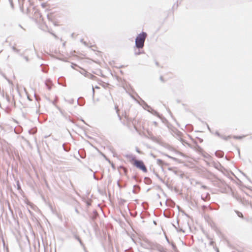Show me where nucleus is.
Segmentation results:
<instances>
[{
	"instance_id": "423d86ee",
	"label": "nucleus",
	"mask_w": 252,
	"mask_h": 252,
	"mask_svg": "<svg viewBox=\"0 0 252 252\" xmlns=\"http://www.w3.org/2000/svg\"><path fill=\"white\" fill-rule=\"evenodd\" d=\"M123 170L125 171V173H126V168H123Z\"/></svg>"
},
{
	"instance_id": "f03ea898",
	"label": "nucleus",
	"mask_w": 252,
	"mask_h": 252,
	"mask_svg": "<svg viewBox=\"0 0 252 252\" xmlns=\"http://www.w3.org/2000/svg\"><path fill=\"white\" fill-rule=\"evenodd\" d=\"M131 163L133 166L142 170L143 172H147V169L143 161L133 158L131 160Z\"/></svg>"
},
{
	"instance_id": "20e7f679",
	"label": "nucleus",
	"mask_w": 252,
	"mask_h": 252,
	"mask_svg": "<svg viewBox=\"0 0 252 252\" xmlns=\"http://www.w3.org/2000/svg\"><path fill=\"white\" fill-rule=\"evenodd\" d=\"M235 212L239 217L243 218L244 217H243V214L241 212H240L238 211H235Z\"/></svg>"
},
{
	"instance_id": "39448f33",
	"label": "nucleus",
	"mask_w": 252,
	"mask_h": 252,
	"mask_svg": "<svg viewBox=\"0 0 252 252\" xmlns=\"http://www.w3.org/2000/svg\"><path fill=\"white\" fill-rule=\"evenodd\" d=\"M160 80L162 81H164L165 80L163 79V76H161L160 77Z\"/></svg>"
},
{
	"instance_id": "f257e3e1",
	"label": "nucleus",
	"mask_w": 252,
	"mask_h": 252,
	"mask_svg": "<svg viewBox=\"0 0 252 252\" xmlns=\"http://www.w3.org/2000/svg\"><path fill=\"white\" fill-rule=\"evenodd\" d=\"M147 33L145 32L139 34L135 39V45L137 48H142L147 37Z\"/></svg>"
},
{
	"instance_id": "7ed1b4c3",
	"label": "nucleus",
	"mask_w": 252,
	"mask_h": 252,
	"mask_svg": "<svg viewBox=\"0 0 252 252\" xmlns=\"http://www.w3.org/2000/svg\"><path fill=\"white\" fill-rule=\"evenodd\" d=\"M165 77L166 78V80L170 79L172 77L173 74L171 72H169L165 74Z\"/></svg>"
}]
</instances>
